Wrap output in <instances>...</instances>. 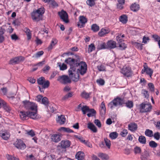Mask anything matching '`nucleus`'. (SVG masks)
I'll return each mask as SVG.
<instances>
[{"label": "nucleus", "instance_id": "79ce46f5", "mask_svg": "<svg viewBox=\"0 0 160 160\" xmlns=\"http://www.w3.org/2000/svg\"><path fill=\"white\" fill-rule=\"evenodd\" d=\"M35 11L40 15L42 16V14H43L45 12V9L43 7H42Z\"/></svg>", "mask_w": 160, "mask_h": 160}, {"label": "nucleus", "instance_id": "ddd939ff", "mask_svg": "<svg viewBox=\"0 0 160 160\" xmlns=\"http://www.w3.org/2000/svg\"><path fill=\"white\" fill-rule=\"evenodd\" d=\"M108 49H113L116 47V42L113 40L108 41L107 43Z\"/></svg>", "mask_w": 160, "mask_h": 160}, {"label": "nucleus", "instance_id": "a211bd4d", "mask_svg": "<svg viewBox=\"0 0 160 160\" xmlns=\"http://www.w3.org/2000/svg\"><path fill=\"white\" fill-rule=\"evenodd\" d=\"M150 108V104L147 102H142L140 105V108L141 109H148V110H149V108Z\"/></svg>", "mask_w": 160, "mask_h": 160}, {"label": "nucleus", "instance_id": "69168bd1", "mask_svg": "<svg viewBox=\"0 0 160 160\" xmlns=\"http://www.w3.org/2000/svg\"><path fill=\"white\" fill-rule=\"evenodd\" d=\"M128 134L127 130L126 129L123 130L121 132V135L123 137H125Z\"/></svg>", "mask_w": 160, "mask_h": 160}, {"label": "nucleus", "instance_id": "5fc2aeb1", "mask_svg": "<svg viewBox=\"0 0 160 160\" xmlns=\"http://www.w3.org/2000/svg\"><path fill=\"white\" fill-rule=\"evenodd\" d=\"M42 103L45 105H47L48 104V99L46 97H44L42 99Z\"/></svg>", "mask_w": 160, "mask_h": 160}, {"label": "nucleus", "instance_id": "de8ad7c7", "mask_svg": "<svg viewBox=\"0 0 160 160\" xmlns=\"http://www.w3.org/2000/svg\"><path fill=\"white\" fill-rule=\"evenodd\" d=\"M73 92H69L66 95L63 96L62 98L63 100H65L67 99L68 98H71L72 96Z\"/></svg>", "mask_w": 160, "mask_h": 160}, {"label": "nucleus", "instance_id": "a19ab883", "mask_svg": "<svg viewBox=\"0 0 160 160\" xmlns=\"http://www.w3.org/2000/svg\"><path fill=\"white\" fill-rule=\"evenodd\" d=\"M128 108H131L133 107V103L131 101L128 100L127 102H125L124 104Z\"/></svg>", "mask_w": 160, "mask_h": 160}, {"label": "nucleus", "instance_id": "09e8293b", "mask_svg": "<svg viewBox=\"0 0 160 160\" xmlns=\"http://www.w3.org/2000/svg\"><path fill=\"white\" fill-rule=\"evenodd\" d=\"M43 53L44 52L43 51L38 52L34 56H32V58H38L42 55Z\"/></svg>", "mask_w": 160, "mask_h": 160}, {"label": "nucleus", "instance_id": "2f4dec72", "mask_svg": "<svg viewBox=\"0 0 160 160\" xmlns=\"http://www.w3.org/2000/svg\"><path fill=\"white\" fill-rule=\"evenodd\" d=\"M78 109H81V110H94L93 108L90 109L89 107L87 106H83L82 107L81 104H80L78 105Z\"/></svg>", "mask_w": 160, "mask_h": 160}, {"label": "nucleus", "instance_id": "58836bf2", "mask_svg": "<svg viewBox=\"0 0 160 160\" xmlns=\"http://www.w3.org/2000/svg\"><path fill=\"white\" fill-rule=\"evenodd\" d=\"M138 141L140 143L142 144H144L146 142V138L143 136H140L139 137Z\"/></svg>", "mask_w": 160, "mask_h": 160}, {"label": "nucleus", "instance_id": "603ef678", "mask_svg": "<svg viewBox=\"0 0 160 160\" xmlns=\"http://www.w3.org/2000/svg\"><path fill=\"white\" fill-rule=\"evenodd\" d=\"M141 151V148L138 147L136 146L134 148V151L135 154L140 153Z\"/></svg>", "mask_w": 160, "mask_h": 160}, {"label": "nucleus", "instance_id": "f8f14e48", "mask_svg": "<svg viewBox=\"0 0 160 160\" xmlns=\"http://www.w3.org/2000/svg\"><path fill=\"white\" fill-rule=\"evenodd\" d=\"M24 59V58L22 56L16 57L10 61V63L12 64L18 63L20 61H23Z\"/></svg>", "mask_w": 160, "mask_h": 160}, {"label": "nucleus", "instance_id": "39448f33", "mask_svg": "<svg viewBox=\"0 0 160 160\" xmlns=\"http://www.w3.org/2000/svg\"><path fill=\"white\" fill-rule=\"evenodd\" d=\"M22 102L26 109L30 110H37V105L35 103L27 100L23 101Z\"/></svg>", "mask_w": 160, "mask_h": 160}, {"label": "nucleus", "instance_id": "4468645a", "mask_svg": "<svg viewBox=\"0 0 160 160\" xmlns=\"http://www.w3.org/2000/svg\"><path fill=\"white\" fill-rule=\"evenodd\" d=\"M131 10L134 12H136L138 11L140 8V5L139 4L136 2L132 4L130 7Z\"/></svg>", "mask_w": 160, "mask_h": 160}, {"label": "nucleus", "instance_id": "b1692460", "mask_svg": "<svg viewBox=\"0 0 160 160\" xmlns=\"http://www.w3.org/2000/svg\"><path fill=\"white\" fill-rule=\"evenodd\" d=\"M19 116L23 120L26 119L28 117V111L25 112V111H21L20 112Z\"/></svg>", "mask_w": 160, "mask_h": 160}, {"label": "nucleus", "instance_id": "f257e3e1", "mask_svg": "<svg viewBox=\"0 0 160 160\" xmlns=\"http://www.w3.org/2000/svg\"><path fill=\"white\" fill-rule=\"evenodd\" d=\"M65 62L72 67H74L76 70L77 69V72L82 75L87 72V65L85 62L80 61L79 57L76 59L69 58L65 60Z\"/></svg>", "mask_w": 160, "mask_h": 160}, {"label": "nucleus", "instance_id": "1a4fd4ad", "mask_svg": "<svg viewBox=\"0 0 160 160\" xmlns=\"http://www.w3.org/2000/svg\"><path fill=\"white\" fill-rule=\"evenodd\" d=\"M70 142L69 140H62L59 143L60 145H58V147L66 149L70 146Z\"/></svg>", "mask_w": 160, "mask_h": 160}, {"label": "nucleus", "instance_id": "f3484780", "mask_svg": "<svg viewBox=\"0 0 160 160\" xmlns=\"http://www.w3.org/2000/svg\"><path fill=\"white\" fill-rule=\"evenodd\" d=\"M57 122L58 123L60 124H64L65 122L66 119L64 115H61L60 116H58L57 119Z\"/></svg>", "mask_w": 160, "mask_h": 160}, {"label": "nucleus", "instance_id": "c756f323", "mask_svg": "<svg viewBox=\"0 0 160 160\" xmlns=\"http://www.w3.org/2000/svg\"><path fill=\"white\" fill-rule=\"evenodd\" d=\"M59 131H63L64 132H68V133H71L73 132V131L68 128H65L63 127H62L58 129Z\"/></svg>", "mask_w": 160, "mask_h": 160}, {"label": "nucleus", "instance_id": "c03bdc74", "mask_svg": "<svg viewBox=\"0 0 160 160\" xmlns=\"http://www.w3.org/2000/svg\"><path fill=\"white\" fill-rule=\"evenodd\" d=\"M95 49V46L93 43H91L89 45V48L88 49V53H90L94 50Z\"/></svg>", "mask_w": 160, "mask_h": 160}, {"label": "nucleus", "instance_id": "0e129e2a", "mask_svg": "<svg viewBox=\"0 0 160 160\" xmlns=\"http://www.w3.org/2000/svg\"><path fill=\"white\" fill-rule=\"evenodd\" d=\"M27 160H36V158L32 154L30 155H28L26 158Z\"/></svg>", "mask_w": 160, "mask_h": 160}, {"label": "nucleus", "instance_id": "864d4df0", "mask_svg": "<svg viewBox=\"0 0 160 160\" xmlns=\"http://www.w3.org/2000/svg\"><path fill=\"white\" fill-rule=\"evenodd\" d=\"M88 113L87 114L88 116V117H92L94 116L96 113V111H88Z\"/></svg>", "mask_w": 160, "mask_h": 160}, {"label": "nucleus", "instance_id": "e2e57ef3", "mask_svg": "<svg viewBox=\"0 0 160 160\" xmlns=\"http://www.w3.org/2000/svg\"><path fill=\"white\" fill-rule=\"evenodd\" d=\"M27 134L28 135L32 137L34 136L35 135L34 132L32 130H31L28 131H27Z\"/></svg>", "mask_w": 160, "mask_h": 160}, {"label": "nucleus", "instance_id": "7ed1b4c3", "mask_svg": "<svg viewBox=\"0 0 160 160\" xmlns=\"http://www.w3.org/2000/svg\"><path fill=\"white\" fill-rule=\"evenodd\" d=\"M37 82L38 84L41 86H38L39 90L41 92H44V89L48 88L50 83L48 81H45V78L42 77L37 80Z\"/></svg>", "mask_w": 160, "mask_h": 160}, {"label": "nucleus", "instance_id": "c9c22d12", "mask_svg": "<svg viewBox=\"0 0 160 160\" xmlns=\"http://www.w3.org/2000/svg\"><path fill=\"white\" fill-rule=\"evenodd\" d=\"M25 32L27 34L28 39L29 40L31 38L32 34L30 29L28 28H25Z\"/></svg>", "mask_w": 160, "mask_h": 160}, {"label": "nucleus", "instance_id": "412c9836", "mask_svg": "<svg viewBox=\"0 0 160 160\" xmlns=\"http://www.w3.org/2000/svg\"><path fill=\"white\" fill-rule=\"evenodd\" d=\"M84 153L82 151H79L75 155L76 158L78 160H82L84 158Z\"/></svg>", "mask_w": 160, "mask_h": 160}, {"label": "nucleus", "instance_id": "dca6fc26", "mask_svg": "<svg viewBox=\"0 0 160 160\" xmlns=\"http://www.w3.org/2000/svg\"><path fill=\"white\" fill-rule=\"evenodd\" d=\"M37 111H34V112L29 111H28V117H29L32 119H37Z\"/></svg>", "mask_w": 160, "mask_h": 160}, {"label": "nucleus", "instance_id": "423d86ee", "mask_svg": "<svg viewBox=\"0 0 160 160\" xmlns=\"http://www.w3.org/2000/svg\"><path fill=\"white\" fill-rule=\"evenodd\" d=\"M58 15L61 19L66 23H68L69 21L68 19V15L66 11L62 10L58 12Z\"/></svg>", "mask_w": 160, "mask_h": 160}, {"label": "nucleus", "instance_id": "2eb2a0df", "mask_svg": "<svg viewBox=\"0 0 160 160\" xmlns=\"http://www.w3.org/2000/svg\"><path fill=\"white\" fill-rule=\"evenodd\" d=\"M61 137L59 134L52 135L51 137L52 141L55 142H57L61 140Z\"/></svg>", "mask_w": 160, "mask_h": 160}, {"label": "nucleus", "instance_id": "8fccbe9b", "mask_svg": "<svg viewBox=\"0 0 160 160\" xmlns=\"http://www.w3.org/2000/svg\"><path fill=\"white\" fill-rule=\"evenodd\" d=\"M97 68L99 71H105V67L102 65H100L98 66Z\"/></svg>", "mask_w": 160, "mask_h": 160}, {"label": "nucleus", "instance_id": "37998d69", "mask_svg": "<svg viewBox=\"0 0 160 160\" xmlns=\"http://www.w3.org/2000/svg\"><path fill=\"white\" fill-rule=\"evenodd\" d=\"M96 0H87V4L90 7H92L95 5V1Z\"/></svg>", "mask_w": 160, "mask_h": 160}, {"label": "nucleus", "instance_id": "3c124183", "mask_svg": "<svg viewBox=\"0 0 160 160\" xmlns=\"http://www.w3.org/2000/svg\"><path fill=\"white\" fill-rule=\"evenodd\" d=\"M152 38L155 42H158V43L159 41L160 40V37L156 34L153 35L152 36Z\"/></svg>", "mask_w": 160, "mask_h": 160}, {"label": "nucleus", "instance_id": "774afa93", "mask_svg": "<svg viewBox=\"0 0 160 160\" xmlns=\"http://www.w3.org/2000/svg\"><path fill=\"white\" fill-rule=\"evenodd\" d=\"M158 146V144L155 142L153 141H151V147L156 148Z\"/></svg>", "mask_w": 160, "mask_h": 160}, {"label": "nucleus", "instance_id": "6e6552de", "mask_svg": "<svg viewBox=\"0 0 160 160\" xmlns=\"http://www.w3.org/2000/svg\"><path fill=\"white\" fill-rule=\"evenodd\" d=\"M121 72L125 76L128 77L132 76L131 68L129 67L123 68L121 70Z\"/></svg>", "mask_w": 160, "mask_h": 160}, {"label": "nucleus", "instance_id": "72a5a7b5", "mask_svg": "<svg viewBox=\"0 0 160 160\" xmlns=\"http://www.w3.org/2000/svg\"><path fill=\"white\" fill-rule=\"evenodd\" d=\"M91 29L94 32H97L99 30V27L97 24H94L91 26Z\"/></svg>", "mask_w": 160, "mask_h": 160}, {"label": "nucleus", "instance_id": "9d476101", "mask_svg": "<svg viewBox=\"0 0 160 160\" xmlns=\"http://www.w3.org/2000/svg\"><path fill=\"white\" fill-rule=\"evenodd\" d=\"M31 17L32 19L33 20L38 22L40 20H42V17L35 11H34L31 13Z\"/></svg>", "mask_w": 160, "mask_h": 160}, {"label": "nucleus", "instance_id": "0eeeda50", "mask_svg": "<svg viewBox=\"0 0 160 160\" xmlns=\"http://www.w3.org/2000/svg\"><path fill=\"white\" fill-rule=\"evenodd\" d=\"M57 80L63 84L70 83L71 82L68 76L66 75H63L62 76H59Z\"/></svg>", "mask_w": 160, "mask_h": 160}, {"label": "nucleus", "instance_id": "bb28decb", "mask_svg": "<svg viewBox=\"0 0 160 160\" xmlns=\"http://www.w3.org/2000/svg\"><path fill=\"white\" fill-rule=\"evenodd\" d=\"M119 20L123 24H125L128 21V17L126 15L123 14L119 18Z\"/></svg>", "mask_w": 160, "mask_h": 160}, {"label": "nucleus", "instance_id": "f03ea898", "mask_svg": "<svg viewBox=\"0 0 160 160\" xmlns=\"http://www.w3.org/2000/svg\"><path fill=\"white\" fill-rule=\"evenodd\" d=\"M124 104L123 99L117 97L108 104V108L111 109H117L120 106H122Z\"/></svg>", "mask_w": 160, "mask_h": 160}, {"label": "nucleus", "instance_id": "052dcab7", "mask_svg": "<svg viewBox=\"0 0 160 160\" xmlns=\"http://www.w3.org/2000/svg\"><path fill=\"white\" fill-rule=\"evenodd\" d=\"M50 68V67L48 65H46L42 69V71L44 73H47Z\"/></svg>", "mask_w": 160, "mask_h": 160}, {"label": "nucleus", "instance_id": "f704fd0d", "mask_svg": "<svg viewBox=\"0 0 160 160\" xmlns=\"http://www.w3.org/2000/svg\"><path fill=\"white\" fill-rule=\"evenodd\" d=\"M58 65L60 68V69L61 70H64L67 69V67L66 64L64 63H63L62 64L60 62H58Z\"/></svg>", "mask_w": 160, "mask_h": 160}, {"label": "nucleus", "instance_id": "aec40b11", "mask_svg": "<svg viewBox=\"0 0 160 160\" xmlns=\"http://www.w3.org/2000/svg\"><path fill=\"white\" fill-rule=\"evenodd\" d=\"M137 128V124L134 122L131 123L128 125V129L132 132L136 130Z\"/></svg>", "mask_w": 160, "mask_h": 160}, {"label": "nucleus", "instance_id": "6ab92c4d", "mask_svg": "<svg viewBox=\"0 0 160 160\" xmlns=\"http://www.w3.org/2000/svg\"><path fill=\"white\" fill-rule=\"evenodd\" d=\"M141 72L142 74L146 72L147 74L150 76V68L148 67L147 64L146 63H144L143 65V69L142 70Z\"/></svg>", "mask_w": 160, "mask_h": 160}, {"label": "nucleus", "instance_id": "ea45409f", "mask_svg": "<svg viewBox=\"0 0 160 160\" xmlns=\"http://www.w3.org/2000/svg\"><path fill=\"white\" fill-rule=\"evenodd\" d=\"M118 135V133L116 132H113L109 134V136L111 139H114L117 138Z\"/></svg>", "mask_w": 160, "mask_h": 160}, {"label": "nucleus", "instance_id": "338daca9", "mask_svg": "<svg viewBox=\"0 0 160 160\" xmlns=\"http://www.w3.org/2000/svg\"><path fill=\"white\" fill-rule=\"evenodd\" d=\"M94 123L98 128H100L101 127V123L100 121L98 119H95L94 121Z\"/></svg>", "mask_w": 160, "mask_h": 160}, {"label": "nucleus", "instance_id": "5701e85b", "mask_svg": "<svg viewBox=\"0 0 160 160\" xmlns=\"http://www.w3.org/2000/svg\"><path fill=\"white\" fill-rule=\"evenodd\" d=\"M110 30L108 28H102L98 32V34L100 37H102L106 34L109 32Z\"/></svg>", "mask_w": 160, "mask_h": 160}, {"label": "nucleus", "instance_id": "20e7f679", "mask_svg": "<svg viewBox=\"0 0 160 160\" xmlns=\"http://www.w3.org/2000/svg\"><path fill=\"white\" fill-rule=\"evenodd\" d=\"M70 68L68 70V74L69 78L75 82H78L79 79V73L76 71V68L70 66Z\"/></svg>", "mask_w": 160, "mask_h": 160}, {"label": "nucleus", "instance_id": "680f3d73", "mask_svg": "<svg viewBox=\"0 0 160 160\" xmlns=\"http://www.w3.org/2000/svg\"><path fill=\"white\" fill-rule=\"evenodd\" d=\"M119 47L120 48L121 50H123L127 48L126 45L124 43L122 42L119 43Z\"/></svg>", "mask_w": 160, "mask_h": 160}, {"label": "nucleus", "instance_id": "7c9ffc66", "mask_svg": "<svg viewBox=\"0 0 160 160\" xmlns=\"http://www.w3.org/2000/svg\"><path fill=\"white\" fill-rule=\"evenodd\" d=\"M57 43V42L56 39H52L50 45L48 48V50H50L52 49L53 46H54Z\"/></svg>", "mask_w": 160, "mask_h": 160}, {"label": "nucleus", "instance_id": "4be33fe9", "mask_svg": "<svg viewBox=\"0 0 160 160\" xmlns=\"http://www.w3.org/2000/svg\"><path fill=\"white\" fill-rule=\"evenodd\" d=\"M98 156L102 160H108L109 158V156L107 154L102 152L99 153L98 154Z\"/></svg>", "mask_w": 160, "mask_h": 160}, {"label": "nucleus", "instance_id": "13d9d810", "mask_svg": "<svg viewBox=\"0 0 160 160\" xmlns=\"http://www.w3.org/2000/svg\"><path fill=\"white\" fill-rule=\"evenodd\" d=\"M96 82L99 85L102 86L104 84V81L102 79H97L96 81Z\"/></svg>", "mask_w": 160, "mask_h": 160}, {"label": "nucleus", "instance_id": "cd10ccee", "mask_svg": "<svg viewBox=\"0 0 160 160\" xmlns=\"http://www.w3.org/2000/svg\"><path fill=\"white\" fill-rule=\"evenodd\" d=\"M153 136L154 138L157 140H159L160 138V133L159 132H157L153 134V132L151 130V137Z\"/></svg>", "mask_w": 160, "mask_h": 160}, {"label": "nucleus", "instance_id": "a18cd8bd", "mask_svg": "<svg viewBox=\"0 0 160 160\" xmlns=\"http://www.w3.org/2000/svg\"><path fill=\"white\" fill-rule=\"evenodd\" d=\"M6 157L8 160H19L18 158L9 154H7Z\"/></svg>", "mask_w": 160, "mask_h": 160}, {"label": "nucleus", "instance_id": "49530a36", "mask_svg": "<svg viewBox=\"0 0 160 160\" xmlns=\"http://www.w3.org/2000/svg\"><path fill=\"white\" fill-rule=\"evenodd\" d=\"M104 140L105 141L106 146H107L108 148H110L111 145V142L110 140L107 138H104Z\"/></svg>", "mask_w": 160, "mask_h": 160}, {"label": "nucleus", "instance_id": "a878e982", "mask_svg": "<svg viewBox=\"0 0 160 160\" xmlns=\"http://www.w3.org/2000/svg\"><path fill=\"white\" fill-rule=\"evenodd\" d=\"M88 128L94 132H97V128L92 123L89 122L88 124Z\"/></svg>", "mask_w": 160, "mask_h": 160}, {"label": "nucleus", "instance_id": "4c0bfd02", "mask_svg": "<svg viewBox=\"0 0 160 160\" xmlns=\"http://www.w3.org/2000/svg\"><path fill=\"white\" fill-rule=\"evenodd\" d=\"M91 93H87L86 92L84 91L81 93V96L85 99H87L89 98Z\"/></svg>", "mask_w": 160, "mask_h": 160}, {"label": "nucleus", "instance_id": "473e14b6", "mask_svg": "<svg viewBox=\"0 0 160 160\" xmlns=\"http://www.w3.org/2000/svg\"><path fill=\"white\" fill-rule=\"evenodd\" d=\"M97 49L98 50L104 49H108L107 44H106L105 42L101 43L98 46Z\"/></svg>", "mask_w": 160, "mask_h": 160}, {"label": "nucleus", "instance_id": "6e6d98bb", "mask_svg": "<svg viewBox=\"0 0 160 160\" xmlns=\"http://www.w3.org/2000/svg\"><path fill=\"white\" fill-rule=\"evenodd\" d=\"M75 137L79 140V141L82 143H85L86 141L83 139V138L82 137L78 135H75Z\"/></svg>", "mask_w": 160, "mask_h": 160}, {"label": "nucleus", "instance_id": "4d7b16f0", "mask_svg": "<svg viewBox=\"0 0 160 160\" xmlns=\"http://www.w3.org/2000/svg\"><path fill=\"white\" fill-rule=\"evenodd\" d=\"M142 93L143 94L145 97V98H148L149 96V95L148 92L145 90L143 89L142 91Z\"/></svg>", "mask_w": 160, "mask_h": 160}, {"label": "nucleus", "instance_id": "9b49d317", "mask_svg": "<svg viewBox=\"0 0 160 160\" xmlns=\"http://www.w3.org/2000/svg\"><path fill=\"white\" fill-rule=\"evenodd\" d=\"M15 146L18 149H24L26 147L25 144L21 140H18L16 141Z\"/></svg>", "mask_w": 160, "mask_h": 160}, {"label": "nucleus", "instance_id": "e433bc0d", "mask_svg": "<svg viewBox=\"0 0 160 160\" xmlns=\"http://www.w3.org/2000/svg\"><path fill=\"white\" fill-rule=\"evenodd\" d=\"M79 21L81 23L85 24L87 22V19L83 16H81L79 17Z\"/></svg>", "mask_w": 160, "mask_h": 160}, {"label": "nucleus", "instance_id": "393cba45", "mask_svg": "<svg viewBox=\"0 0 160 160\" xmlns=\"http://www.w3.org/2000/svg\"><path fill=\"white\" fill-rule=\"evenodd\" d=\"M2 107L5 110H11L12 109L9 105L6 102L3 100L1 102Z\"/></svg>", "mask_w": 160, "mask_h": 160}, {"label": "nucleus", "instance_id": "bf43d9fd", "mask_svg": "<svg viewBox=\"0 0 160 160\" xmlns=\"http://www.w3.org/2000/svg\"><path fill=\"white\" fill-rule=\"evenodd\" d=\"M52 8H54L58 6V4L54 0H51L50 2Z\"/></svg>", "mask_w": 160, "mask_h": 160}, {"label": "nucleus", "instance_id": "c85d7f7f", "mask_svg": "<svg viewBox=\"0 0 160 160\" xmlns=\"http://www.w3.org/2000/svg\"><path fill=\"white\" fill-rule=\"evenodd\" d=\"M1 136L4 140H8L10 137V134L7 132H4L2 133H0Z\"/></svg>", "mask_w": 160, "mask_h": 160}]
</instances>
